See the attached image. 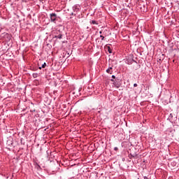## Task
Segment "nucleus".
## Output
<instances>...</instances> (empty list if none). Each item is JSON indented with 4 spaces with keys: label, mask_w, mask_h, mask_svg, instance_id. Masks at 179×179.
<instances>
[{
    "label": "nucleus",
    "mask_w": 179,
    "mask_h": 179,
    "mask_svg": "<svg viewBox=\"0 0 179 179\" xmlns=\"http://www.w3.org/2000/svg\"><path fill=\"white\" fill-rule=\"evenodd\" d=\"M50 22L52 23H56L57 20H58V16L55 13H50Z\"/></svg>",
    "instance_id": "1"
},
{
    "label": "nucleus",
    "mask_w": 179,
    "mask_h": 179,
    "mask_svg": "<svg viewBox=\"0 0 179 179\" xmlns=\"http://www.w3.org/2000/svg\"><path fill=\"white\" fill-rule=\"evenodd\" d=\"M138 87V84L134 83V87Z\"/></svg>",
    "instance_id": "14"
},
{
    "label": "nucleus",
    "mask_w": 179,
    "mask_h": 179,
    "mask_svg": "<svg viewBox=\"0 0 179 179\" xmlns=\"http://www.w3.org/2000/svg\"><path fill=\"white\" fill-rule=\"evenodd\" d=\"M110 82H113L114 83V82H115V80H114V78H111Z\"/></svg>",
    "instance_id": "13"
},
{
    "label": "nucleus",
    "mask_w": 179,
    "mask_h": 179,
    "mask_svg": "<svg viewBox=\"0 0 179 179\" xmlns=\"http://www.w3.org/2000/svg\"><path fill=\"white\" fill-rule=\"evenodd\" d=\"M103 30L100 31L99 34H101V36L103 35Z\"/></svg>",
    "instance_id": "16"
},
{
    "label": "nucleus",
    "mask_w": 179,
    "mask_h": 179,
    "mask_svg": "<svg viewBox=\"0 0 179 179\" xmlns=\"http://www.w3.org/2000/svg\"><path fill=\"white\" fill-rule=\"evenodd\" d=\"M32 76H33V78H34V79H36V78H38V76H40V73H34L32 74Z\"/></svg>",
    "instance_id": "3"
},
{
    "label": "nucleus",
    "mask_w": 179,
    "mask_h": 179,
    "mask_svg": "<svg viewBox=\"0 0 179 179\" xmlns=\"http://www.w3.org/2000/svg\"><path fill=\"white\" fill-rule=\"evenodd\" d=\"M144 179H149V178H148V176H144Z\"/></svg>",
    "instance_id": "20"
},
{
    "label": "nucleus",
    "mask_w": 179,
    "mask_h": 179,
    "mask_svg": "<svg viewBox=\"0 0 179 179\" xmlns=\"http://www.w3.org/2000/svg\"><path fill=\"white\" fill-rule=\"evenodd\" d=\"M76 6H75L73 7V10H76V9H77Z\"/></svg>",
    "instance_id": "12"
},
{
    "label": "nucleus",
    "mask_w": 179,
    "mask_h": 179,
    "mask_svg": "<svg viewBox=\"0 0 179 179\" xmlns=\"http://www.w3.org/2000/svg\"><path fill=\"white\" fill-rule=\"evenodd\" d=\"M110 71H111L113 69V66H109L108 69Z\"/></svg>",
    "instance_id": "17"
},
{
    "label": "nucleus",
    "mask_w": 179,
    "mask_h": 179,
    "mask_svg": "<svg viewBox=\"0 0 179 179\" xmlns=\"http://www.w3.org/2000/svg\"><path fill=\"white\" fill-rule=\"evenodd\" d=\"M106 31H107V30H105L103 31L102 36H103L104 37H106V36H107V34H106Z\"/></svg>",
    "instance_id": "10"
},
{
    "label": "nucleus",
    "mask_w": 179,
    "mask_h": 179,
    "mask_svg": "<svg viewBox=\"0 0 179 179\" xmlns=\"http://www.w3.org/2000/svg\"><path fill=\"white\" fill-rule=\"evenodd\" d=\"M38 167H39V168H40V165H38Z\"/></svg>",
    "instance_id": "21"
},
{
    "label": "nucleus",
    "mask_w": 179,
    "mask_h": 179,
    "mask_svg": "<svg viewBox=\"0 0 179 179\" xmlns=\"http://www.w3.org/2000/svg\"><path fill=\"white\" fill-rule=\"evenodd\" d=\"M45 66H47V64L44 63L42 64V66L41 67H39V69H41V68H45Z\"/></svg>",
    "instance_id": "6"
},
{
    "label": "nucleus",
    "mask_w": 179,
    "mask_h": 179,
    "mask_svg": "<svg viewBox=\"0 0 179 179\" xmlns=\"http://www.w3.org/2000/svg\"><path fill=\"white\" fill-rule=\"evenodd\" d=\"M106 73H109L110 75H112L113 71L110 70V69H106Z\"/></svg>",
    "instance_id": "5"
},
{
    "label": "nucleus",
    "mask_w": 179,
    "mask_h": 179,
    "mask_svg": "<svg viewBox=\"0 0 179 179\" xmlns=\"http://www.w3.org/2000/svg\"><path fill=\"white\" fill-rule=\"evenodd\" d=\"M71 15H73V13H72Z\"/></svg>",
    "instance_id": "22"
},
{
    "label": "nucleus",
    "mask_w": 179,
    "mask_h": 179,
    "mask_svg": "<svg viewBox=\"0 0 179 179\" xmlns=\"http://www.w3.org/2000/svg\"><path fill=\"white\" fill-rule=\"evenodd\" d=\"M113 86L116 87V89H119V87H121V81H120V79L118 78H116L115 79V81L113 83Z\"/></svg>",
    "instance_id": "2"
},
{
    "label": "nucleus",
    "mask_w": 179,
    "mask_h": 179,
    "mask_svg": "<svg viewBox=\"0 0 179 179\" xmlns=\"http://www.w3.org/2000/svg\"><path fill=\"white\" fill-rule=\"evenodd\" d=\"M56 38H59L61 40V38H62V34H59L57 36H56Z\"/></svg>",
    "instance_id": "7"
},
{
    "label": "nucleus",
    "mask_w": 179,
    "mask_h": 179,
    "mask_svg": "<svg viewBox=\"0 0 179 179\" xmlns=\"http://www.w3.org/2000/svg\"><path fill=\"white\" fill-rule=\"evenodd\" d=\"M112 78H113L112 79H115V80L117 79V78H115V76H114V75L112 76Z\"/></svg>",
    "instance_id": "18"
},
{
    "label": "nucleus",
    "mask_w": 179,
    "mask_h": 179,
    "mask_svg": "<svg viewBox=\"0 0 179 179\" xmlns=\"http://www.w3.org/2000/svg\"><path fill=\"white\" fill-rule=\"evenodd\" d=\"M114 150H118V148L115 147V148H114Z\"/></svg>",
    "instance_id": "19"
},
{
    "label": "nucleus",
    "mask_w": 179,
    "mask_h": 179,
    "mask_svg": "<svg viewBox=\"0 0 179 179\" xmlns=\"http://www.w3.org/2000/svg\"><path fill=\"white\" fill-rule=\"evenodd\" d=\"M100 38H101V41H104V36L103 35H100Z\"/></svg>",
    "instance_id": "11"
},
{
    "label": "nucleus",
    "mask_w": 179,
    "mask_h": 179,
    "mask_svg": "<svg viewBox=\"0 0 179 179\" xmlns=\"http://www.w3.org/2000/svg\"><path fill=\"white\" fill-rule=\"evenodd\" d=\"M173 118V115H172V113H171L170 115H169V118H168V120H169V121H171V119Z\"/></svg>",
    "instance_id": "9"
},
{
    "label": "nucleus",
    "mask_w": 179,
    "mask_h": 179,
    "mask_svg": "<svg viewBox=\"0 0 179 179\" xmlns=\"http://www.w3.org/2000/svg\"><path fill=\"white\" fill-rule=\"evenodd\" d=\"M92 24H99V22H97V21H96V20H92Z\"/></svg>",
    "instance_id": "8"
},
{
    "label": "nucleus",
    "mask_w": 179,
    "mask_h": 179,
    "mask_svg": "<svg viewBox=\"0 0 179 179\" xmlns=\"http://www.w3.org/2000/svg\"><path fill=\"white\" fill-rule=\"evenodd\" d=\"M130 156H131V157H130V159H132V157H135V155H132V154H131Z\"/></svg>",
    "instance_id": "15"
},
{
    "label": "nucleus",
    "mask_w": 179,
    "mask_h": 179,
    "mask_svg": "<svg viewBox=\"0 0 179 179\" xmlns=\"http://www.w3.org/2000/svg\"><path fill=\"white\" fill-rule=\"evenodd\" d=\"M107 48L109 54H113V50L111 49V48L110 46H108Z\"/></svg>",
    "instance_id": "4"
}]
</instances>
